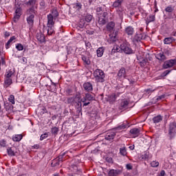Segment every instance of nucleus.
Here are the masks:
<instances>
[{"mask_svg":"<svg viewBox=\"0 0 176 176\" xmlns=\"http://www.w3.org/2000/svg\"><path fill=\"white\" fill-rule=\"evenodd\" d=\"M27 14H29V16L27 18V23L32 27L34 25V19H35V9L34 7L29 8L27 12Z\"/></svg>","mask_w":176,"mask_h":176,"instance_id":"f257e3e1","label":"nucleus"},{"mask_svg":"<svg viewBox=\"0 0 176 176\" xmlns=\"http://www.w3.org/2000/svg\"><path fill=\"white\" fill-rule=\"evenodd\" d=\"M94 76L96 78L98 82H104V78H105V74L104 72L101 69H96L94 73Z\"/></svg>","mask_w":176,"mask_h":176,"instance_id":"f03ea898","label":"nucleus"},{"mask_svg":"<svg viewBox=\"0 0 176 176\" xmlns=\"http://www.w3.org/2000/svg\"><path fill=\"white\" fill-rule=\"evenodd\" d=\"M120 49L125 54H134V51L131 47H130V45L126 43H122L120 45Z\"/></svg>","mask_w":176,"mask_h":176,"instance_id":"7ed1b4c3","label":"nucleus"},{"mask_svg":"<svg viewBox=\"0 0 176 176\" xmlns=\"http://www.w3.org/2000/svg\"><path fill=\"white\" fill-rule=\"evenodd\" d=\"M15 6L16 9L15 10V16L13 18V21L14 23H16L20 19V16H21V7H20V4L19 3H15Z\"/></svg>","mask_w":176,"mask_h":176,"instance_id":"20e7f679","label":"nucleus"},{"mask_svg":"<svg viewBox=\"0 0 176 176\" xmlns=\"http://www.w3.org/2000/svg\"><path fill=\"white\" fill-rule=\"evenodd\" d=\"M146 38V34L138 33L134 36L133 38V43H138V42H141V41L145 39Z\"/></svg>","mask_w":176,"mask_h":176,"instance_id":"39448f33","label":"nucleus"},{"mask_svg":"<svg viewBox=\"0 0 176 176\" xmlns=\"http://www.w3.org/2000/svg\"><path fill=\"white\" fill-rule=\"evenodd\" d=\"M108 12H103L102 15L99 16L98 23L100 25H105L108 21Z\"/></svg>","mask_w":176,"mask_h":176,"instance_id":"423d86ee","label":"nucleus"},{"mask_svg":"<svg viewBox=\"0 0 176 176\" xmlns=\"http://www.w3.org/2000/svg\"><path fill=\"white\" fill-rule=\"evenodd\" d=\"M174 65H176V59H170L164 63L163 68L167 69V68H171Z\"/></svg>","mask_w":176,"mask_h":176,"instance_id":"0eeeda50","label":"nucleus"},{"mask_svg":"<svg viewBox=\"0 0 176 176\" xmlns=\"http://www.w3.org/2000/svg\"><path fill=\"white\" fill-rule=\"evenodd\" d=\"M118 97H119V94H111L107 97V102H109V104H115Z\"/></svg>","mask_w":176,"mask_h":176,"instance_id":"6e6552de","label":"nucleus"},{"mask_svg":"<svg viewBox=\"0 0 176 176\" xmlns=\"http://www.w3.org/2000/svg\"><path fill=\"white\" fill-rule=\"evenodd\" d=\"M128 107H129V101L124 99L121 102V103L119 106V109H120V111H125V109H127Z\"/></svg>","mask_w":176,"mask_h":176,"instance_id":"1a4fd4ad","label":"nucleus"},{"mask_svg":"<svg viewBox=\"0 0 176 176\" xmlns=\"http://www.w3.org/2000/svg\"><path fill=\"white\" fill-rule=\"evenodd\" d=\"M116 135V133H115V132H109L105 135L104 139L107 140V141H113Z\"/></svg>","mask_w":176,"mask_h":176,"instance_id":"9d476101","label":"nucleus"},{"mask_svg":"<svg viewBox=\"0 0 176 176\" xmlns=\"http://www.w3.org/2000/svg\"><path fill=\"white\" fill-rule=\"evenodd\" d=\"M155 58H157V60H159V61H162V63L167 60V57H166V55H164L163 52L157 54V55L155 56Z\"/></svg>","mask_w":176,"mask_h":176,"instance_id":"9b49d317","label":"nucleus"},{"mask_svg":"<svg viewBox=\"0 0 176 176\" xmlns=\"http://www.w3.org/2000/svg\"><path fill=\"white\" fill-rule=\"evenodd\" d=\"M129 132L133 135V138H135V137H138V135H140V133H141V129L138 128H133L131 129Z\"/></svg>","mask_w":176,"mask_h":176,"instance_id":"f8f14e48","label":"nucleus"},{"mask_svg":"<svg viewBox=\"0 0 176 176\" xmlns=\"http://www.w3.org/2000/svg\"><path fill=\"white\" fill-rule=\"evenodd\" d=\"M4 108L7 112L13 111V105L9 102H4Z\"/></svg>","mask_w":176,"mask_h":176,"instance_id":"ddd939ff","label":"nucleus"},{"mask_svg":"<svg viewBox=\"0 0 176 176\" xmlns=\"http://www.w3.org/2000/svg\"><path fill=\"white\" fill-rule=\"evenodd\" d=\"M47 27L52 28V27L54 25V21H53V15H52V14L47 15Z\"/></svg>","mask_w":176,"mask_h":176,"instance_id":"4468645a","label":"nucleus"},{"mask_svg":"<svg viewBox=\"0 0 176 176\" xmlns=\"http://www.w3.org/2000/svg\"><path fill=\"white\" fill-rule=\"evenodd\" d=\"M176 129V122H170L169 124L168 134L169 135H173V133H174V130Z\"/></svg>","mask_w":176,"mask_h":176,"instance_id":"2eb2a0df","label":"nucleus"},{"mask_svg":"<svg viewBox=\"0 0 176 176\" xmlns=\"http://www.w3.org/2000/svg\"><path fill=\"white\" fill-rule=\"evenodd\" d=\"M118 78H120V79H122V78H126V69L124 67H122L118 73Z\"/></svg>","mask_w":176,"mask_h":176,"instance_id":"dca6fc26","label":"nucleus"},{"mask_svg":"<svg viewBox=\"0 0 176 176\" xmlns=\"http://www.w3.org/2000/svg\"><path fill=\"white\" fill-rule=\"evenodd\" d=\"M83 87L86 91H92L93 90V85L89 82L84 83Z\"/></svg>","mask_w":176,"mask_h":176,"instance_id":"f3484780","label":"nucleus"},{"mask_svg":"<svg viewBox=\"0 0 176 176\" xmlns=\"http://www.w3.org/2000/svg\"><path fill=\"white\" fill-rule=\"evenodd\" d=\"M120 173H122V171H120V170L111 169L108 173V175L116 176V175H119V174H120Z\"/></svg>","mask_w":176,"mask_h":176,"instance_id":"a211bd4d","label":"nucleus"},{"mask_svg":"<svg viewBox=\"0 0 176 176\" xmlns=\"http://www.w3.org/2000/svg\"><path fill=\"white\" fill-rule=\"evenodd\" d=\"M36 38L38 42H41V43L45 42V34H42V32L37 33Z\"/></svg>","mask_w":176,"mask_h":176,"instance_id":"6ab92c4d","label":"nucleus"},{"mask_svg":"<svg viewBox=\"0 0 176 176\" xmlns=\"http://www.w3.org/2000/svg\"><path fill=\"white\" fill-rule=\"evenodd\" d=\"M174 41H175V39L173 38V37H167L164 38V43L165 45H171Z\"/></svg>","mask_w":176,"mask_h":176,"instance_id":"aec40b11","label":"nucleus"},{"mask_svg":"<svg viewBox=\"0 0 176 176\" xmlns=\"http://www.w3.org/2000/svg\"><path fill=\"white\" fill-rule=\"evenodd\" d=\"M105 50V48H104V47H99L97 51V56L98 57H102L103 54H104V52Z\"/></svg>","mask_w":176,"mask_h":176,"instance_id":"412c9836","label":"nucleus"},{"mask_svg":"<svg viewBox=\"0 0 176 176\" xmlns=\"http://www.w3.org/2000/svg\"><path fill=\"white\" fill-rule=\"evenodd\" d=\"M163 120V116L158 115L153 118V123H160Z\"/></svg>","mask_w":176,"mask_h":176,"instance_id":"4be33fe9","label":"nucleus"},{"mask_svg":"<svg viewBox=\"0 0 176 176\" xmlns=\"http://www.w3.org/2000/svg\"><path fill=\"white\" fill-rule=\"evenodd\" d=\"M125 32L127 35H133V34H134V28L131 26H129L126 28Z\"/></svg>","mask_w":176,"mask_h":176,"instance_id":"5701e85b","label":"nucleus"},{"mask_svg":"<svg viewBox=\"0 0 176 176\" xmlns=\"http://www.w3.org/2000/svg\"><path fill=\"white\" fill-rule=\"evenodd\" d=\"M113 28H115V23L113 21L109 22L107 25V29L108 31H113Z\"/></svg>","mask_w":176,"mask_h":176,"instance_id":"b1692460","label":"nucleus"},{"mask_svg":"<svg viewBox=\"0 0 176 176\" xmlns=\"http://www.w3.org/2000/svg\"><path fill=\"white\" fill-rule=\"evenodd\" d=\"M78 96L76 97H70L67 98V104H72L75 105V101L77 100Z\"/></svg>","mask_w":176,"mask_h":176,"instance_id":"393cba45","label":"nucleus"},{"mask_svg":"<svg viewBox=\"0 0 176 176\" xmlns=\"http://www.w3.org/2000/svg\"><path fill=\"white\" fill-rule=\"evenodd\" d=\"M23 140V135H16L12 138V140L15 142H19V141H21Z\"/></svg>","mask_w":176,"mask_h":176,"instance_id":"a878e982","label":"nucleus"},{"mask_svg":"<svg viewBox=\"0 0 176 176\" xmlns=\"http://www.w3.org/2000/svg\"><path fill=\"white\" fill-rule=\"evenodd\" d=\"M36 3V0H29L28 1L25 2V4H26L27 6H32V8H34Z\"/></svg>","mask_w":176,"mask_h":176,"instance_id":"bb28decb","label":"nucleus"},{"mask_svg":"<svg viewBox=\"0 0 176 176\" xmlns=\"http://www.w3.org/2000/svg\"><path fill=\"white\" fill-rule=\"evenodd\" d=\"M12 83H13V82L12 81V78H6L4 80V85H6V87H9V86H10Z\"/></svg>","mask_w":176,"mask_h":176,"instance_id":"cd10ccee","label":"nucleus"},{"mask_svg":"<svg viewBox=\"0 0 176 176\" xmlns=\"http://www.w3.org/2000/svg\"><path fill=\"white\" fill-rule=\"evenodd\" d=\"M120 153L122 155V156H127V150L126 149V147H122L120 148Z\"/></svg>","mask_w":176,"mask_h":176,"instance_id":"c85d7f7f","label":"nucleus"},{"mask_svg":"<svg viewBox=\"0 0 176 176\" xmlns=\"http://www.w3.org/2000/svg\"><path fill=\"white\" fill-rule=\"evenodd\" d=\"M152 21H155V15H151L146 19V25L149 24V23H152Z\"/></svg>","mask_w":176,"mask_h":176,"instance_id":"c756f323","label":"nucleus"},{"mask_svg":"<svg viewBox=\"0 0 176 176\" xmlns=\"http://www.w3.org/2000/svg\"><path fill=\"white\" fill-rule=\"evenodd\" d=\"M82 60L84 63L87 64V65H90V59H89L87 56L82 55Z\"/></svg>","mask_w":176,"mask_h":176,"instance_id":"7c9ffc66","label":"nucleus"},{"mask_svg":"<svg viewBox=\"0 0 176 176\" xmlns=\"http://www.w3.org/2000/svg\"><path fill=\"white\" fill-rule=\"evenodd\" d=\"M146 63H148V59L142 58V59L140 60V67H145V65H146Z\"/></svg>","mask_w":176,"mask_h":176,"instance_id":"2f4dec72","label":"nucleus"},{"mask_svg":"<svg viewBox=\"0 0 176 176\" xmlns=\"http://www.w3.org/2000/svg\"><path fill=\"white\" fill-rule=\"evenodd\" d=\"M117 35H118V34L116 32L109 34V38H110L111 41H112V42H116Z\"/></svg>","mask_w":176,"mask_h":176,"instance_id":"473e14b6","label":"nucleus"},{"mask_svg":"<svg viewBox=\"0 0 176 176\" xmlns=\"http://www.w3.org/2000/svg\"><path fill=\"white\" fill-rule=\"evenodd\" d=\"M14 39H16V37L14 36L8 40V41L6 44V49H9V45H10V43H12V42H13Z\"/></svg>","mask_w":176,"mask_h":176,"instance_id":"72a5a7b5","label":"nucleus"},{"mask_svg":"<svg viewBox=\"0 0 176 176\" xmlns=\"http://www.w3.org/2000/svg\"><path fill=\"white\" fill-rule=\"evenodd\" d=\"M85 98L87 101H94V97L90 94H86Z\"/></svg>","mask_w":176,"mask_h":176,"instance_id":"f704fd0d","label":"nucleus"},{"mask_svg":"<svg viewBox=\"0 0 176 176\" xmlns=\"http://www.w3.org/2000/svg\"><path fill=\"white\" fill-rule=\"evenodd\" d=\"M85 21H87V23H90V21H91V20H93V16L91 14H87L85 17Z\"/></svg>","mask_w":176,"mask_h":176,"instance_id":"c9c22d12","label":"nucleus"},{"mask_svg":"<svg viewBox=\"0 0 176 176\" xmlns=\"http://www.w3.org/2000/svg\"><path fill=\"white\" fill-rule=\"evenodd\" d=\"M52 167H56V166H60V162L57 160V158L53 160L51 164Z\"/></svg>","mask_w":176,"mask_h":176,"instance_id":"e433bc0d","label":"nucleus"},{"mask_svg":"<svg viewBox=\"0 0 176 176\" xmlns=\"http://www.w3.org/2000/svg\"><path fill=\"white\" fill-rule=\"evenodd\" d=\"M51 133L54 135H57V134H58V128L56 126L53 127L51 130Z\"/></svg>","mask_w":176,"mask_h":176,"instance_id":"4c0bfd02","label":"nucleus"},{"mask_svg":"<svg viewBox=\"0 0 176 176\" xmlns=\"http://www.w3.org/2000/svg\"><path fill=\"white\" fill-rule=\"evenodd\" d=\"M85 24H86L85 20V19H80V21L78 23V27L80 28H83V27H85Z\"/></svg>","mask_w":176,"mask_h":176,"instance_id":"58836bf2","label":"nucleus"},{"mask_svg":"<svg viewBox=\"0 0 176 176\" xmlns=\"http://www.w3.org/2000/svg\"><path fill=\"white\" fill-rule=\"evenodd\" d=\"M74 104H76V108L77 107H82V102H80V97L78 96L77 99H76V101L74 102Z\"/></svg>","mask_w":176,"mask_h":176,"instance_id":"ea45409f","label":"nucleus"},{"mask_svg":"<svg viewBox=\"0 0 176 176\" xmlns=\"http://www.w3.org/2000/svg\"><path fill=\"white\" fill-rule=\"evenodd\" d=\"M8 154L9 156H14V151L12 149V148H9L7 149Z\"/></svg>","mask_w":176,"mask_h":176,"instance_id":"a19ab883","label":"nucleus"},{"mask_svg":"<svg viewBox=\"0 0 176 176\" xmlns=\"http://www.w3.org/2000/svg\"><path fill=\"white\" fill-rule=\"evenodd\" d=\"M126 127H127V124H122L118 126V127H116V129H117V130H124V129H126Z\"/></svg>","mask_w":176,"mask_h":176,"instance_id":"79ce46f5","label":"nucleus"},{"mask_svg":"<svg viewBox=\"0 0 176 176\" xmlns=\"http://www.w3.org/2000/svg\"><path fill=\"white\" fill-rule=\"evenodd\" d=\"M165 12H167L168 13H173V12H174V8L171 6H168L165 8Z\"/></svg>","mask_w":176,"mask_h":176,"instance_id":"37998d69","label":"nucleus"},{"mask_svg":"<svg viewBox=\"0 0 176 176\" xmlns=\"http://www.w3.org/2000/svg\"><path fill=\"white\" fill-rule=\"evenodd\" d=\"M48 136L49 135L47 134V133L42 134L40 137V140L43 141V140H46V138H47Z\"/></svg>","mask_w":176,"mask_h":176,"instance_id":"c03bdc74","label":"nucleus"},{"mask_svg":"<svg viewBox=\"0 0 176 176\" xmlns=\"http://www.w3.org/2000/svg\"><path fill=\"white\" fill-rule=\"evenodd\" d=\"M151 167H159V162L157 161H153L151 163Z\"/></svg>","mask_w":176,"mask_h":176,"instance_id":"a18cd8bd","label":"nucleus"},{"mask_svg":"<svg viewBox=\"0 0 176 176\" xmlns=\"http://www.w3.org/2000/svg\"><path fill=\"white\" fill-rule=\"evenodd\" d=\"M8 100L11 104H14V96L10 95Z\"/></svg>","mask_w":176,"mask_h":176,"instance_id":"49530a36","label":"nucleus"},{"mask_svg":"<svg viewBox=\"0 0 176 176\" xmlns=\"http://www.w3.org/2000/svg\"><path fill=\"white\" fill-rule=\"evenodd\" d=\"M17 50L21 51L24 49V47L21 45V43H18L16 46Z\"/></svg>","mask_w":176,"mask_h":176,"instance_id":"de8ad7c7","label":"nucleus"},{"mask_svg":"<svg viewBox=\"0 0 176 176\" xmlns=\"http://www.w3.org/2000/svg\"><path fill=\"white\" fill-rule=\"evenodd\" d=\"M170 72H171V70H166V71H164V72L162 74L161 76H162V77L167 76V75H168V74H169Z\"/></svg>","mask_w":176,"mask_h":176,"instance_id":"09e8293b","label":"nucleus"},{"mask_svg":"<svg viewBox=\"0 0 176 176\" xmlns=\"http://www.w3.org/2000/svg\"><path fill=\"white\" fill-rule=\"evenodd\" d=\"M12 75H13V72H12V70H9L8 73L6 76V78H12Z\"/></svg>","mask_w":176,"mask_h":176,"instance_id":"8fccbe9b","label":"nucleus"},{"mask_svg":"<svg viewBox=\"0 0 176 176\" xmlns=\"http://www.w3.org/2000/svg\"><path fill=\"white\" fill-rule=\"evenodd\" d=\"M53 32H54V30H52V27H51V28L50 27H48V29H47L48 35H52V34H53Z\"/></svg>","mask_w":176,"mask_h":176,"instance_id":"3c124183","label":"nucleus"},{"mask_svg":"<svg viewBox=\"0 0 176 176\" xmlns=\"http://www.w3.org/2000/svg\"><path fill=\"white\" fill-rule=\"evenodd\" d=\"M76 8L77 10H80V9H82V3H76Z\"/></svg>","mask_w":176,"mask_h":176,"instance_id":"603ef678","label":"nucleus"},{"mask_svg":"<svg viewBox=\"0 0 176 176\" xmlns=\"http://www.w3.org/2000/svg\"><path fill=\"white\" fill-rule=\"evenodd\" d=\"M113 8H119V6H122V4H120L119 2L115 1L113 3Z\"/></svg>","mask_w":176,"mask_h":176,"instance_id":"864d4df0","label":"nucleus"},{"mask_svg":"<svg viewBox=\"0 0 176 176\" xmlns=\"http://www.w3.org/2000/svg\"><path fill=\"white\" fill-rule=\"evenodd\" d=\"M73 168H74V170H77V174H81L82 173V170H80V169H78V166H76V165L73 166Z\"/></svg>","mask_w":176,"mask_h":176,"instance_id":"5fc2aeb1","label":"nucleus"},{"mask_svg":"<svg viewBox=\"0 0 176 176\" xmlns=\"http://www.w3.org/2000/svg\"><path fill=\"white\" fill-rule=\"evenodd\" d=\"M67 96H72V89H68L66 90Z\"/></svg>","mask_w":176,"mask_h":176,"instance_id":"6e6d98bb","label":"nucleus"},{"mask_svg":"<svg viewBox=\"0 0 176 176\" xmlns=\"http://www.w3.org/2000/svg\"><path fill=\"white\" fill-rule=\"evenodd\" d=\"M52 14L54 17H58V12L56 10H54Z\"/></svg>","mask_w":176,"mask_h":176,"instance_id":"4d7b16f0","label":"nucleus"},{"mask_svg":"<svg viewBox=\"0 0 176 176\" xmlns=\"http://www.w3.org/2000/svg\"><path fill=\"white\" fill-rule=\"evenodd\" d=\"M1 146H6V141L5 140H2L0 141Z\"/></svg>","mask_w":176,"mask_h":176,"instance_id":"13d9d810","label":"nucleus"},{"mask_svg":"<svg viewBox=\"0 0 176 176\" xmlns=\"http://www.w3.org/2000/svg\"><path fill=\"white\" fill-rule=\"evenodd\" d=\"M0 64H1L2 65H5V64H6V62L5 61V58H3V56L1 57Z\"/></svg>","mask_w":176,"mask_h":176,"instance_id":"bf43d9fd","label":"nucleus"},{"mask_svg":"<svg viewBox=\"0 0 176 176\" xmlns=\"http://www.w3.org/2000/svg\"><path fill=\"white\" fill-rule=\"evenodd\" d=\"M126 167L127 170H133V166L131 165V164H127L126 165Z\"/></svg>","mask_w":176,"mask_h":176,"instance_id":"052dcab7","label":"nucleus"},{"mask_svg":"<svg viewBox=\"0 0 176 176\" xmlns=\"http://www.w3.org/2000/svg\"><path fill=\"white\" fill-rule=\"evenodd\" d=\"M165 175H166V171H164V170H161L160 174L158 175V176H165Z\"/></svg>","mask_w":176,"mask_h":176,"instance_id":"680f3d73","label":"nucleus"},{"mask_svg":"<svg viewBox=\"0 0 176 176\" xmlns=\"http://www.w3.org/2000/svg\"><path fill=\"white\" fill-rule=\"evenodd\" d=\"M166 97L164 95H161L157 98V101H160V100H163Z\"/></svg>","mask_w":176,"mask_h":176,"instance_id":"e2e57ef3","label":"nucleus"},{"mask_svg":"<svg viewBox=\"0 0 176 176\" xmlns=\"http://www.w3.org/2000/svg\"><path fill=\"white\" fill-rule=\"evenodd\" d=\"M85 46L87 47H89V49H90V47H91V43H90V42H87V41H85Z\"/></svg>","mask_w":176,"mask_h":176,"instance_id":"0e129e2a","label":"nucleus"},{"mask_svg":"<svg viewBox=\"0 0 176 176\" xmlns=\"http://www.w3.org/2000/svg\"><path fill=\"white\" fill-rule=\"evenodd\" d=\"M76 109H77L78 113H80V112H82V106L80 105L79 107H77Z\"/></svg>","mask_w":176,"mask_h":176,"instance_id":"69168bd1","label":"nucleus"},{"mask_svg":"<svg viewBox=\"0 0 176 176\" xmlns=\"http://www.w3.org/2000/svg\"><path fill=\"white\" fill-rule=\"evenodd\" d=\"M57 160L59 162H63V155H59L58 157H56Z\"/></svg>","mask_w":176,"mask_h":176,"instance_id":"338daca9","label":"nucleus"},{"mask_svg":"<svg viewBox=\"0 0 176 176\" xmlns=\"http://www.w3.org/2000/svg\"><path fill=\"white\" fill-rule=\"evenodd\" d=\"M41 113H42L43 115V113H47V110L46 109L45 107H43L42 109V111H41Z\"/></svg>","mask_w":176,"mask_h":176,"instance_id":"774afa93","label":"nucleus"}]
</instances>
